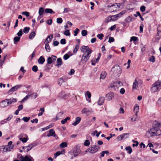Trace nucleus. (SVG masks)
Here are the masks:
<instances>
[{
  "label": "nucleus",
  "instance_id": "nucleus-1",
  "mask_svg": "<svg viewBox=\"0 0 161 161\" xmlns=\"http://www.w3.org/2000/svg\"><path fill=\"white\" fill-rule=\"evenodd\" d=\"M161 82L158 81L154 83L152 86L151 89V91L152 92L154 93L159 90L161 86Z\"/></svg>",
  "mask_w": 161,
  "mask_h": 161
},
{
  "label": "nucleus",
  "instance_id": "nucleus-2",
  "mask_svg": "<svg viewBox=\"0 0 161 161\" xmlns=\"http://www.w3.org/2000/svg\"><path fill=\"white\" fill-rule=\"evenodd\" d=\"M80 152V150L77 147L73 148L70 152L71 155V158H73L77 156Z\"/></svg>",
  "mask_w": 161,
  "mask_h": 161
},
{
  "label": "nucleus",
  "instance_id": "nucleus-3",
  "mask_svg": "<svg viewBox=\"0 0 161 161\" xmlns=\"http://www.w3.org/2000/svg\"><path fill=\"white\" fill-rule=\"evenodd\" d=\"M147 133L152 134L153 135L151 134L150 136L153 135H159L161 134V131L158 129L153 128H152L150 130H148Z\"/></svg>",
  "mask_w": 161,
  "mask_h": 161
},
{
  "label": "nucleus",
  "instance_id": "nucleus-4",
  "mask_svg": "<svg viewBox=\"0 0 161 161\" xmlns=\"http://www.w3.org/2000/svg\"><path fill=\"white\" fill-rule=\"evenodd\" d=\"M80 50L82 52L86 55V54H89L90 55L92 52V51L87 46H82L80 48Z\"/></svg>",
  "mask_w": 161,
  "mask_h": 161
},
{
  "label": "nucleus",
  "instance_id": "nucleus-5",
  "mask_svg": "<svg viewBox=\"0 0 161 161\" xmlns=\"http://www.w3.org/2000/svg\"><path fill=\"white\" fill-rule=\"evenodd\" d=\"M100 148V146L98 145H92L89 148L90 153L94 154L97 152Z\"/></svg>",
  "mask_w": 161,
  "mask_h": 161
},
{
  "label": "nucleus",
  "instance_id": "nucleus-6",
  "mask_svg": "<svg viewBox=\"0 0 161 161\" xmlns=\"http://www.w3.org/2000/svg\"><path fill=\"white\" fill-rule=\"evenodd\" d=\"M20 161H34V159L32 157L28 156H25L24 157L21 155L19 158Z\"/></svg>",
  "mask_w": 161,
  "mask_h": 161
},
{
  "label": "nucleus",
  "instance_id": "nucleus-7",
  "mask_svg": "<svg viewBox=\"0 0 161 161\" xmlns=\"http://www.w3.org/2000/svg\"><path fill=\"white\" fill-rule=\"evenodd\" d=\"M19 140L24 143L26 142L28 140V136L26 134H21L19 135Z\"/></svg>",
  "mask_w": 161,
  "mask_h": 161
},
{
  "label": "nucleus",
  "instance_id": "nucleus-8",
  "mask_svg": "<svg viewBox=\"0 0 161 161\" xmlns=\"http://www.w3.org/2000/svg\"><path fill=\"white\" fill-rule=\"evenodd\" d=\"M129 135V133L122 134L118 136L117 137V139L118 141H120L122 140L128 138Z\"/></svg>",
  "mask_w": 161,
  "mask_h": 161
},
{
  "label": "nucleus",
  "instance_id": "nucleus-9",
  "mask_svg": "<svg viewBox=\"0 0 161 161\" xmlns=\"http://www.w3.org/2000/svg\"><path fill=\"white\" fill-rule=\"evenodd\" d=\"M90 57V55H89V54H86L85 55V54H84L82 57L81 61L83 63H86L89 59V58Z\"/></svg>",
  "mask_w": 161,
  "mask_h": 161
},
{
  "label": "nucleus",
  "instance_id": "nucleus-10",
  "mask_svg": "<svg viewBox=\"0 0 161 161\" xmlns=\"http://www.w3.org/2000/svg\"><path fill=\"white\" fill-rule=\"evenodd\" d=\"M122 85L123 83L122 82L119 81H117L114 82L113 84H111L110 86L111 88L115 87H118L119 86H120Z\"/></svg>",
  "mask_w": 161,
  "mask_h": 161
},
{
  "label": "nucleus",
  "instance_id": "nucleus-11",
  "mask_svg": "<svg viewBox=\"0 0 161 161\" xmlns=\"http://www.w3.org/2000/svg\"><path fill=\"white\" fill-rule=\"evenodd\" d=\"M119 18L118 14H116V15L112 16H110L108 18V19L107 21V22H109L112 21H114L117 20L118 18Z\"/></svg>",
  "mask_w": 161,
  "mask_h": 161
},
{
  "label": "nucleus",
  "instance_id": "nucleus-12",
  "mask_svg": "<svg viewBox=\"0 0 161 161\" xmlns=\"http://www.w3.org/2000/svg\"><path fill=\"white\" fill-rule=\"evenodd\" d=\"M114 97V93L113 92H110L106 95V97L108 101L111 100Z\"/></svg>",
  "mask_w": 161,
  "mask_h": 161
},
{
  "label": "nucleus",
  "instance_id": "nucleus-13",
  "mask_svg": "<svg viewBox=\"0 0 161 161\" xmlns=\"http://www.w3.org/2000/svg\"><path fill=\"white\" fill-rule=\"evenodd\" d=\"M81 112L82 114H85L87 115H89L92 113V111L91 109L85 108L82 110Z\"/></svg>",
  "mask_w": 161,
  "mask_h": 161
},
{
  "label": "nucleus",
  "instance_id": "nucleus-14",
  "mask_svg": "<svg viewBox=\"0 0 161 161\" xmlns=\"http://www.w3.org/2000/svg\"><path fill=\"white\" fill-rule=\"evenodd\" d=\"M0 149L3 152H5L11 151L12 149V147H11L10 148V147L8 148L6 147V145H4L1 146Z\"/></svg>",
  "mask_w": 161,
  "mask_h": 161
},
{
  "label": "nucleus",
  "instance_id": "nucleus-15",
  "mask_svg": "<svg viewBox=\"0 0 161 161\" xmlns=\"http://www.w3.org/2000/svg\"><path fill=\"white\" fill-rule=\"evenodd\" d=\"M6 100L7 101L8 105L14 103L17 101V100L16 99L14 98H11L10 99L7 98L6 99Z\"/></svg>",
  "mask_w": 161,
  "mask_h": 161
},
{
  "label": "nucleus",
  "instance_id": "nucleus-16",
  "mask_svg": "<svg viewBox=\"0 0 161 161\" xmlns=\"http://www.w3.org/2000/svg\"><path fill=\"white\" fill-rule=\"evenodd\" d=\"M8 105V102L7 100H6V99L2 101L0 103V107L3 108H4Z\"/></svg>",
  "mask_w": 161,
  "mask_h": 161
},
{
  "label": "nucleus",
  "instance_id": "nucleus-17",
  "mask_svg": "<svg viewBox=\"0 0 161 161\" xmlns=\"http://www.w3.org/2000/svg\"><path fill=\"white\" fill-rule=\"evenodd\" d=\"M36 146V144L35 143H32L29 144L27 146H26L25 148H27L26 151L28 152L32 148Z\"/></svg>",
  "mask_w": 161,
  "mask_h": 161
},
{
  "label": "nucleus",
  "instance_id": "nucleus-18",
  "mask_svg": "<svg viewBox=\"0 0 161 161\" xmlns=\"http://www.w3.org/2000/svg\"><path fill=\"white\" fill-rule=\"evenodd\" d=\"M47 136L48 137L53 136L55 137L56 136L54 130L53 129H51L49 130V133L47 134Z\"/></svg>",
  "mask_w": 161,
  "mask_h": 161
},
{
  "label": "nucleus",
  "instance_id": "nucleus-19",
  "mask_svg": "<svg viewBox=\"0 0 161 161\" xmlns=\"http://www.w3.org/2000/svg\"><path fill=\"white\" fill-rule=\"evenodd\" d=\"M105 100V98L103 97H99V99L97 101V104L99 105H101L103 104L104 103V101Z\"/></svg>",
  "mask_w": 161,
  "mask_h": 161
},
{
  "label": "nucleus",
  "instance_id": "nucleus-20",
  "mask_svg": "<svg viewBox=\"0 0 161 161\" xmlns=\"http://www.w3.org/2000/svg\"><path fill=\"white\" fill-rule=\"evenodd\" d=\"M69 94H65V93L64 92H61L59 94V96L61 98H64V99H66L69 97Z\"/></svg>",
  "mask_w": 161,
  "mask_h": 161
},
{
  "label": "nucleus",
  "instance_id": "nucleus-21",
  "mask_svg": "<svg viewBox=\"0 0 161 161\" xmlns=\"http://www.w3.org/2000/svg\"><path fill=\"white\" fill-rule=\"evenodd\" d=\"M51 41V39L49 40V41H47L45 44V48L47 52H50L51 50L49 43Z\"/></svg>",
  "mask_w": 161,
  "mask_h": 161
},
{
  "label": "nucleus",
  "instance_id": "nucleus-22",
  "mask_svg": "<svg viewBox=\"0 0 161 161\" xmlns=\"http://www.w3.org/2000/svg\"><path fill=\"white\" fill-rule=\"evenodd\" d=\"M138 109H139V107L138 106L135 105L134 107V111L135 113V115L133 117H134V118H137V113L138 112Z\"/></svg>",
  "mask_w": 161,
  "mask_h": 161
},
{
  "label": "nucleus",
  "instance_id": "nucleus-23",
  "mask_svg": "<svg viewBox=\"0 0 161 161\" xmlns=\"http://www.w3.org/2000/svg\"><path fill=\"white\" fill-rule=\"evenodd\" d=\"M81 120V118L79 117H77L75 119V121L72 123V125L74 126H76L79 124Z\"/></svg>",
  "mask_w": 161,
  "mask_h": 161
},
{
  "label": "nucleus",
  "instance_id": "nucleus-24",
  "mask_svg": "<svg viewBox=\"0 0 161 161\" xmlns=\"http://www.w3.org/2000/svg\"><path fill=\"white\" fill-rule=\"evenodd\" d=\"M153 125H155V127L154 128H157L161 127V122H158L155 121L153 122Z\"/></svg>",
  "mask_w": 161,
  "mask_h": 161
},
{
  "label": "nucleus",
  "instance_id": "nucleus-25",
  "mask_svg": "<svg viewBox=\"0 0 161 161\" xmlns=\"http://www.w3.org/2000/svg\"><path fill=\"white\" fill-rule=\"evenodd\" d=\"M63 113V112H60L56 116V120H57L58 119H62Z\"/></svg>",
  "mask_w": 161,
  "mask_h": 161
},
{
  "label": "nucleus",
  "instance_id": "nucleus-26",
  "mask_svg": "<svg viewBox=\"0 0 161 161\" xmlns=\"http://www.w3.org/2000/svg\"><path fill=\"white\" fill-rule=\"evenodd\" d=\"M148 146L149 147H150V149L151 150H152L153 153H156V154L158 153V151H155L154 149H152V147H153V145L152 143H149L148 144Z\"/></svg>",
  "mask_w": 161,
  "mask_h": 161
},
{
  "label": "nucleus",
  "instance_id": "nucleus-27",
  "mask_svg": "<svg viewBox=\"0 0 161 161\" xmlns=\"http://www.w3.org/2000/svg\"><path fill=\"white\" fill-rule=\"evenodd\" d=\"M107 73L105 71H103L102 72L100 75V79H104L106 77Z\"/></svg>",
  "mask_w": 161,
  "mask_h": 161
},
{
  "label": "nucleus",
  "instance_id": "nucleus-28",
  "mask_svg": "<svg viewBox=\"0 0 161 161\" xmlns=\"http://www.w3.org/2000/svg\"><path fill=\"white\" fill-rule=\"evenodd\" d=\"M57 63L56 66L58 67L60 66L62 64V60L61 58H58L57 59Z\"/></svg>",
  "mask_w": 161,
  "mask_h": 161
},
{
  "label": "nucleus",
  "instance_id": "nucleus-29",
  "mask_svg": "<svg viewBox=\"0 0 161 161\" xmlns=\"http://www.w3.org/2000/svg\"><path fill=\"white\" fill-rule=\"evenodd\" d=\"M138 87V82L136 79H135L133 83L132 88L133 89H136Z\"/></svg>",
  "mask_w": 161,
  "mask_h": 161
},
{
  "label": "nucleus",
  "instance_id": "nucleus-30",
  "mask_svg": "<svg viewBox=\"0 0 161 161\" xmlns=\"http://www.w3.org/2000/svg\"><path fill=\"white\" fill-rule=\"evenodd\" d=\"M45 12L46 13L55 14V12L53 11L52 9L50 8H46L45 10Z\"/></svg>",
  "mask_w": 161,
  "mask_h": 161
},
{
  "label": "nucleus",
  "instance_id": "nucleus-31",
  "mask_svg": "<svg viewBox=\"0 0 161 161\" xmlns=\"http://www.w3.org/2000/svg\"><path fill=\"white\" fill-rule=\"evenodd\" d=\"M45 61V59L42 56H41L38 59V63L40 64H43Z\"/></svg>",
  "mask_w": 161,
  "mask_h": 161
},
{
  "label": "nucleus",
  "instance_id": "nucleus-32",
  "mask_svg": "<svg viewBox=\"0 0 161 161\" xmlns=\"http://www.w3.org/2000/svg\"><path fill=\"white\" fill-rule=\"evenodd\" d=\"M126 150L129 154H130L132 152V149L131 147L127 146L125 147Z\"/></svg>",
  "mask_w": 161,
  "mask_h": 161
},
{
  "label": "nucleus",
  "instance_id": "nucleus-33",
  "mask_svg": "<svg viewBox=\"0 0 161 161\" xmlns=\"http://www.w3.org/2000/svg\"><path fill=\"white\" fill-rule=\"evenodd\" d=\"M70 119V117H67L65 119H63L61 121V123L62 124H64L66 123L67 120H69Z\"/></svg>",
  "mask_w": 161,
  "mask_h": 161
},
{
  "label": "nucleus",
  "instance_id": "nucleus-34",
  "mask_svg": "<svg viewBox=\"0 0 161 161\" xmlns=\"http://www.w3.org/2000/svg\"><path fill=\"white\" fill-rule=\"evenodd\" d=\"M45 10L44 8L42 7H41L39 8V15H42L44 12Z\"/></svg>",
  "mask_w": 161,
  "mask_h": 161
},
{
  "label": "nucleus",
  "instance_id": "nucleus-35",
  "mask_svg": "<svg viewBox=\"0 0 161 161\" xmlns=\"http://www.w3.org/2000/svg\"><path fill=\"white\" fill-rule=\"evenodd\" d=\"M132 20V17L130 16L127 17L125 19V21L127 23L131 22Z\"/></svg>",
  "mask_w": 161,
  "mask_h": 161
},
{
  "label": "nucleus",
  "instance_id": "nucleus-36",
  "mask_svg": "<svg viewBox=\"0 0 161 161\" xmlns=\"http://www.w3.org/2000/svg\"><path fill=\"white\" fill-rule=\"evenodd\" d=\"M64 82V81L63 78H60L58 79L57 81V83L58 85L60 86L62 84V83Z\"/></svg>",
  "mask_w": 161,
  "mask_h": 161
},
{
  "label": "nucleus",
  "instance_id": "nucleus-37",
  "mask_svg": "<svg viewBox=\"0 0 161 161\" xmlns=\"http://www.w3.org/2000/svg\"><path fill=\"white\" fill-rule=\"evenodd\" d=\"M7 56V55H4V56L3 57V60H2L1 59L0 60V61H1L0 63V66H2L4 63V61L6 59Z\"/></svg>",
  "mask_w": 161,
  "mask_h": 161
},
{
  "label": "nucleus",
  "instance_id": "nucleus-38",
  "mask_svg": "<svg viewBox=\"0 0 161 161\" xmlns=\"http://www.w3.org/2000/svg\"><path fill=\"white\" fill-rule=\"evenodd\" d=\"M12 143L13 142L12 141H9L8 142V144L7 145H6V147H7L8 148V147H10V148L11 147H12V149H13L14 147V146L13 145H12Z\"/></svg>",
  "mask_w": 161,
  "mask_h": 161
},
{
  "label": "nucleus",
  "instance_id": "nucleus-39",
  "mask_svg": "<svg viewBox=\"0 0 161 161\" xmlns=\"http://www.w3.org/2000/svg\"><path fill=\"white\" fill-rule=\"evenodd\" d=\"M35 35L36 33L34 32H32L29 36V38L31 39H32L35 36Z\"/></svg>",
  "mask_w": 161,
  "mask_h": 161
},
{
  "label": "nucleus",
  "instance_id": "nucleus-40",
  "mask_svg": "<svg viewBox=\"0 0 161 161\" xmlns=\"http://www.w3.org/2000/svg\"><path fill=\"white\" fill-rule=\"evenodd\" d=\"M60 147L61 148H64L67 146V144L66 142H63L60 144Z\"/></svg>",
  "mask_w": 161,
  "mask_h": 161
},
{
  "label": "nucleus",
  "instance_id": "nucleus-41",
  "mask_svg": "<svg viewBox=\"0 0 161 161\" xmlns=\"http://www.w3.org/2000/svg\"><path fill=\"white\" fill-rule=\"evenodd\" d=\"M113 69H118L119 70V73H120L121 71V69L120 68V67L118 65H115L113 68Z\"/></svg>",
  "mask_w": 161,
  "mask_h": 161
},
{
  "label": "nucleus",
  "instance_id": "nucleus-42",
  "mask_svg": "<svg viewBox=\"0 0 161 161\" xmlns=\"http://www.w3.org/2000/svg\"><path fill=\"white\" fill-rule=\"evenodd\" d=\"M30 30V28L29 27H25L23 29V32L24 33L27 34L29 32Z\"/></svg>",
  "mask_w": 161,
  "mask_h": 161
},
{
  "label": "nucleus",
  "instance_id": "nucleus-43",
  "mask_svg": "<svg viewBox=\"0 0 161 161\" xmlns=\"http://www.w3.org/2000/svg\"><path fill=\"white\" fill-rule=\"evenodd\" d=\"M20 39V37L18 36H15L14 39V44L18 42Z\"/></svg>",
  "mask_w": 161,
  "mask_h": 161
},
{
  "label": "nucleus",
  "instance_id": "nucleus-44",
  "mask_svg": "<svg viewBox=\"0 0 161 161\" xmlns=\"http://www.w3.org/2000/svg\"><path fill=\"white\" fill-rule=\"evenodd\" d=\"M53 124H51L49 125L48 126H47L44 128H42V130H47L51 127H52L53 126Z\"/></svg>",
  "mask_w": 161,
  "mask_h": 161
},
{
  "label": "nucleus",
  "instance_id": "nucleus-45",
  "mask_svg": "<svg viewBox=\"0 0 161 161\" xmlns=\"http://www.w3.org/2000/svg\"><path fill=\"white\" fill-rule=\"evenodd\" d=\"M79 44L76 45H75V48L73 50V53H77L78 49L79 48Z\"/></svg>",
  "mask_w": 161,
  "mask_h": 161
},
{
  "label": "nucleus",
  "instance_id": "nucleus-46",
  "mask_svg": "<svg viewBox=\"0 0 161 161\" xmlns=\"http://www.w3.org/2000/svg\"><path fill=\"white\" fill-rule=\"evenodd\" d=\"M21 86V85H17L14 86L12 87L14 91H16L17 90V89L20 88Z\"/></svg>",
  "mask_w": 161,
  "mask_h": 161
},
{
  "label": "nucleus",
  "instance_id": "nucleus-47",
  "mask_svg": "<svg viewBox=\"0 0 161 161\" xmlns=\"http://www.w3.org/2000/svg\"><path fill=\"white\" fill-rule=\"evenodd\" d=\"M31 96V95L29 94L27 95L24 98L22 99V100L21 101V102H23L25 101H26Z\"/></svg>",
  "mask_w": 161,
  "mask_h": 161
},
{
  "label": "nucleus",
  "instance_id": "nucleus-48",
  "mask_svg": "<svg viewBox=\"0 0 161 161\" xmlns=\"http://www.w3.org/2000/svg\"><path fill=\"white\" fill-rule=\"evenodd\" d=\"M109 153V151L106 150L102 151L101 153V156L102 157H103L105 154H108Z\"/></svg>",
  "mask_w": 161,
  "mask_h": 161
},
{
  "label": "nucleus",
  "instance_id": "nucleus-49",
  "mask_svg": "<svg viewBox=\"0 0 161 161\" xmlns=\"http://www.w3.org/2000/svg\"><path fill=\"white\" fill-rule=\"evenodd\" d=\"M126 12L125 10H123L121 12H120L119 14H117L119 18L121 17Z\"/></svg>",
  "mask_w": 161,
  "mask_h": 161
},
{
  "label": "nucleus",
  "instance_id": "nucleus-50",
  "mask_svg": "<svg viewBox=\"0 0 161 161\" xmlns=\"http://www.w3.org/2000/svg\"><path fill=\"white\" fill-rule=\"evenodd\" d=\"M53 37V34H51L50 36H47V38L46 39V41L45 42V43L47 41H49V40L50 39H51V40Z\"/></svg>",
  "mask_w": 161,
  "mask_h": 161
},
{
  "label": "nucleus",
  "instance_id": "nucleus-51",
  "mask_svg": "<svg viewBox=\"0 0 161 161\" xmlns=\"http://www.w3.org/2000/svg\"><path fill=\"white\" fill-rule=\"evenodd\" d=\"M22 29H21L17 33V35L18 37H19L20 36H22Z\"/></svg>",
  "mask_w": 161,
  "mask_h": 161
},
{
  "label": "nucleus",
  "instance_id": "nucleus-52",
  "mask_svg": "<svg viewBox=\"0 0 161 161\" xmlns=\"http://www.w3.org/2000/svg\"><path fill=\"white\" fill-rule=\"evenodd\" d=\"M47 61L48 64H51L53 62L52 58L51 57H49L47 59Z\"/></svg>",
  "mask_w": 161,
  "mask_h": 161
},
{
  "label": "nucleus",
  "instance_id": "nucleus-53",
  "mask_svg": "<svg viewBox=\"0 0 161 161\" xmlns=\"http://www.w3.org/2000/svg\"><path fill=\"white\" fill-rule=\"evenodd\" d=\"M87 34V31L85 30H83L81 31V34L83 36H86Z\"/></svg>",
  "mask_w": 161,
  "mask_h": 161
},
{
  "label": "nucleus",
  "instance_id": "nucleus-54",
  "mask_svg": "<svg viewBox=\"0 0 161 161\" xmlns=\"http://www.w3.org/2000/svg\"><path fill=\"white\" fill-rule=\"evenodd\" d=\"M64 34L66 36H69L70 35V33L69 32V30H66L64 33Z\"/></svg>",
  "mask_w": 161,
  "mask_h": 161
},
{
  "label": "nucleus",
  "instance_id": "nucleus-55",
  "mask_svg": "<svg viewBox=\"0 0 161 161\" xmlns=\"http://www.w3.org/2000/svg\"><path fill=\"white\" fill-rule=\"evenodd\" d=\"M79 31H80V30L78 29V28L75 29V30L74 31V35L75 36H77Z\"/></svg>",
  "mask_w": 161,
  "mask_h": 161
},
{
  "label": "nucleus",
  "instance_id": "nucleus-56",
  "mask_svg": "<svg viewBox=\"0 0 161 161\" xmlns=\"http://www.w3.org/2000/svg\"><path fill=\"white\" fill-rule=\"evenodd\" d=\"M63 22V20L61 18H58L57 19V22L58 24H61Z\"/></svg>",
  "mask_w": 161,
  "mask_h": 161
},
{
  "label": "nucleus",
  "instance_id": "nucleus-57",
  "mask_svg": "<svg viewBox=\"0 0 161 161\" xmlns=\"http://www.w3.org/2000/svg\"><path fill=\"white\" fill-rule=\"evenodd\" d=\"M155 58L154 56H152L149 59V60L153 63L155 62Z\"/></svg>",
  "mask_w": 161,
  "mask_h": 161
},
{
  "label": "nucleus",
  "instance_id": "nucleus-58",
  "mask_svg": "<svg viewBox=\"0 0 161 161\" xmlns=\"http://www.w3.org/2000/svg\"><path fill=\"white\" fill-rule=\"evenodd\" d=\"M32 71L35 72H36L38 70V67L37 66L34 65L32 68Z\"/></svg>",
  "mask_w": 161,
  "mask_h": 161
},
{
  "label": "nucleus",
  "instance_id": "nucleus-59",
  "mask_svg": "<svg viewBox=\"0 0 161 161\" xmlns=\"http://www.w3.org/2000/svg\"><path fill=\"white\" fill-rule=\"evenodd\" d=\"M103 36L104 35L102 34H99L97 35V37L100 40L102 39Z\"/></svg>",
  "mask_w": 161,
  "mask_h": 161
},
{
  "label": "nucleus",
  "instance_id": "nucleus-60",
  "mask_svg": "<svg viewBox=\"0 0 161 161\" xmlns=\"http://www.w3.org/2000/svg\"><path fill=\"white\" fill-rule=\"evenodd\" d=\"M138 39V38L136 36H132L131 37L130 39V41H136Z\"/></svg>",
  "mask_w": 161,
  "mask_h": 161
},
{
  "label": "nucleus",
  "instance_id": "nucleus-61",
  "mask_svg": "<svg viewBox=\"0 0 161 161\" xmlns=\"http://www.w3.org/2000/svg\"><path fill=\"white\" fill-rule=\"evenodd\" d=\"M90 144V142L89 140H86L85 141L84 143V145L86 146H88Z\"/></svg>",
  "mask_w": 161,
  "mask_h": 161
},
{
  "label": "nucleus",
  "instance_id": "nucleus-62",
  "mask_svg": "<svg viewBox=\"0 0 161 161\" xmlns=\"http://www.w3.org/2000/svg\"><path fill=\"white\" fill-rule=\"evenodd\" d=\"M31 95V96L32 97V98H36L37 97V94L36 93H33L32 94H30Z\"/></svg>",
  "mask_w": 161,
  "mask_h": 161
},
{
  "label": "nucleus",
  "instance_id": "nucleus-63",
  "mask_svg": "<svg viewBox=\"0 0 161 161\" xmlns=\"http://www.w3.org/2000/svg\"><path fill=\"white\" fill-rule=\"evenodd\" d=\"M60 155V151H58L54 154V158H56Z\"/></svg>",
  "mask_w": 161,
  "mask_h": 161
},
{
  "label": "nucleus",
  "instance_id": "nucleus-64",
  "mask_svg": "<svg viewBox=\"0 0 161 161\" xmlns=\"http://www.w3.org/2000/svg\"><path fill=\"white\" fill-rule=\"evenodd\" d=\"M22 14L23 15H26L27 17L29 16L30 14L27 11L22 12Z\"/></svg>",
  "mask_w": 161,
  "mask_h": 161
}]
</instances>
